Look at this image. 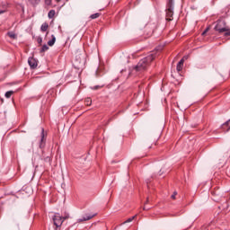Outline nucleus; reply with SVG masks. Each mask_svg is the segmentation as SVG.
I'll return each instance as SVG.
<instances>
[{"mask_svg":"<svg viewBox=\"0 0 230 230\" xmlns=\"http://www.w3.org/2000/svg\"><path fill=\"white\" fill-rule=\"evenodd\" d=\"M226 127V132H229L230 130V119L227 120L225 124H223V128Z\"/></svg>","mask_w":230,"mask_h":230,"instance_id":"ddd939ff","label":"nucleus"},{"mask_svg":"<svg viewBox=\"0 0 230 230\" xmlns=\"http://www.w3.org/2000/svg\"><path fill=\"white\" fill-rule=\"evenodd\" d=\"M154 58H155V52H152L149 56L141 59L135 66L136 71H146V69L148 67V66H150Z\"/></svg>","mask_w":230,"mask_h":230,"instance_id":"f257e3e1","label":"nucleus"},{"mask_svg":"<svg viewBox=\"0 0 230 230\" xmlns=\"http://www.w3.org/2000/svg\"><path fill=\"white\" fill-rule=\"evenodd\" d=\"M49 49V47L48 45H43L41 48V53H44V51H48Z\"/></svg>","mask_w":230,"mask_h":230,"instance_id":"4468645a","label":"nucleus"},{"mask_svg":"<svg viewBox=\"0 0 230 230\" xmlns=\"http://www.w3.org/2000/svg\"><path fill=\"white\" fill-rule=\"evenodd\" d=\"M12 94H13V91H9L5 93V98H11Z\"/></svg>","mask_w":230,"mask_h":230,"instance_id":"dca6fc26","label":"nucleus"},{"mask_svg":"<svg viewBox=\"0 0 230 230\" xmlns=\"http://www.w3.org/2000/svg\"><path fill=\"white\" fill-rule=\"evenodd\" d=\"M45 161H47V163H50L51 158H49V156H47V157L45 158Z\"/></svg>","mask_w":230,"mask_h":230,"instance_id":"393cba45","label":"nucleus"},{"mask_svg":"<svg viewBox=\"0 0 230 230\" xmlns=\"http://www.w3.org/2000/svg\"><path fill=\"white\" fill-rule=\"evenodd\" d=\"M216 31L218 33H224V31H229V27L226 26V22L224 20H218L216 26Z\"/></svg>","mask_w":230,"mask_h":230,"instance_id":"7ed1b4c3","label":"nucleus"},{"mask_svg":"<svg viewBox=\"0 0 230 230\" xmlns=\"http://www.w3.org/2000/svg\"><path fill=\"white\" fill-rule=\"evenodd\" d=\"M90 17L91 19H98V17H100V13H95L92 14Z\"/></svg>","mask_w":230,"mask_h":230,"instance_id":"2eb2a0df","label":"nucleus"},{"mask_svg":"<svg viewBox=\"0 0 230 230\" xmlns=\"http://www.w3.org/2000/svg\"><path fill=\"white\" fill-rule=\"evenodd\" d=\"M94 217H96V214H93V215L89 214L84 216L83 218L77 219V222H87V220H91L92 218H94Z\"/></svg>","mask_w":230,"mask_h":230,"instance_id":"0eeeda50","label":"nucleus"},{"mask_svg":"<svg viewBox=\"0 0 230 230\" xmlns=\"http://www.w3.org/2000/svg\"><path fill=\"white\" fill-rule=\"evenodd\" d=\"M42 141H44V128H42V137H41V143L40 145V148H42Z\"/></svg>","mask_w":230,"mask_h":230,"instance_id":"aec40b11","label":"nucleus"},{"mask_svg":"<svg viewBox=\"0 0 230 230\" xmlns=\"http://www.w3.org/2000/svg\"><path fill=\"white\" fill-rule=\"evenodd\" d=\"M100 88V86H94V89H99Z\"/></svg>","mask_w":230,"mask_h":230,"instance_id":"72a5a7b5","label":"nucleus"},{"mask_svg":"<svg viewBox=\"0 0 230 230\" xmlns=\"http://www.w3.org/2000/svg\"><path fill=\"white\" fill-rule=\"evenodd\" d=\"M148 202H150V198H146V202H145V206H146V204H148Z\"/></svg>","mask_w":230,"mask_h":230,"instance_id":"a878e982","label":"nucleus"},{"mask_svg":"<svg viewBox=\"0 0 230 230\" xmlns=\"http://www.w3.org/2000/svg\"><path fill=\"white\" fill-rule=\"evenodd\" d=\"M28 64L31 69H35L37 68V66H39V64L37 63V59H35L34 58H29Z\"/></svg>","mask_w":230,"mask_h":230,"instance_id":"423d86ee","label":"nucleus"},{"mask_svg":"<svg viewBox=\"0 0 230 230\" xmlns=\"http://www.w3.org/2000/svg\"><path fill=\"white\" fill-rule=\"evenodd\" d=\"M51 3L52 0H45V4H47V6H51Z\"/></svg>","mask_w":230,"mask_h":230,"instance_id":"412c9836","label":"nucleus"},{"mask_svg":"<svg viewBox=\"0 0 230 230\" xmlns=\"http://www.w3.org/2000/svg\"><path fill=\"white\" fill-rule=\"evenodd\" d=\"M184 66V58H181L177 64L176 69L177 71H182V66Z\"/></svg>","mask_w":230,"mask_h":230,"instance_id":"6e6552de","label":"nucleus"},{"mask_svg":"<svg viewBox=\"0 0 230 230\" xmlns=\"http://www.w3.org/2000/svg\"><path fill=\"white\" fill-rule=\"evenodd\" d=\"M134 218H136V216H133L132 217H129L127 221H125L122 224H128V223L132 222L134 220Z\"/></svg>","mask_w":230,"mask_h":230,"instance_id":"f3484780","label":"nucleus"},{"mask_svg":"<svg viewBox=\"0 0 230 230\" xmlns=\"http://www.w3.org/2000/svg\"><path fill=\"white\" fill-rule=\"evenodd\" d=\"M73 66L75 69L82 71L84 67H85V54L77 51L75 53V58L74 59Z\"/></svg>","mask_w":230,"mask_h":230,"instance_id":"f03ea898","label":"nucleus"},{"mask_svg":"<svg viewBox=\"0 0 230 230\" xmlns=\"http://www.w3.org/2000/svg\"><path fill=\"white\" fill-rule=\"evenodd\" d=\"M48 28H49V25L47 22H45L41 25L40 30L41 31H48Z\"/></svg>","mask_w":230,"mask_h":230,"instance_id":"9b49d317","label":"nucleus"},{"mask_svg":"<svg viewBox=\"0 0 230 230\" xmlns=\"http://www.w3.org/2000/svg\"><path fill=\"white\" fill-rule=\"evenodd\" d=\"M162 49H163V46H160V47H158V48L156 49L157 51H162Z\"/></svg>","mask_w":230,"mask_h":230,"instance_id":"c85d7f7f","label":"nucleus"},{"mask_svg":"<svg viewBox=\"0 0 230 230\" xmlns=\"http://www.w3.org/2000/svg\"><path fill=\"white\" fill-rule=\"evenodd\" d=\"M31 4H39L40 3V0H29Z\"/></svg>","mask_w":230,"mask_h":230,"instance_id":"a211bd4d","label":"nucleus"},{"mask_svg":"<svg viewBox=\"0 0 230 230\" xmlns=\"http://www.w3.org/2000/svg\"><path fill=\"white\" fill-rule=\"evenodd\" d=\"M91 103H93V101L91 100V98H87L85 100V105H91Z\"/></svg>","mask_w":230,"mask_h":230,"instance_id":"6ab92c4d","label":"nucleus"},{"mask_svg":"<svg viewBox=\"0 0 230 230\" xmlns=\"http://www.w3.org/2000/svg\"><path fill=\"white\" fill-rule=\"evenodd\" d=\"M38 43L42 44V38H38Z\"/></svg>","mask_w":230,"mask_h":230,"instance_id":"cd10ccee","label":"nucleus"},{"mask_svg":"<svg viewBox=\"0 0 230 230\" xmlns=\"http://www.w3.org/2000/svg\"><path fill=\"white\" fill-rule=\"evenodd\" d=\"M148 209H150V208H147L146 206L143 208V210H144V211H146V210H148Z\"/></svg>","mask_w":230,"mask_h":230,"instance_id":"7c9ffc66","label":"nucleus"},{"mask_svg":"<svg viewBox=\"0 0 230 230\" xmlns=\"http://www.w3.org/2000/svg\"><path fill=\"white\" fill-rule=\"evenodd\" d=\"M226 32H225V36L226 37H229L230 36V30H229V28H228V31H225Z\"/></svg>","mask_w":230,"mask_h":230,"instance_id":"4be33fe9","label":"nucleus"},{"mask_svg":"<svg viewBox=\"0 0 230 230\" xmlns=\"http://www.w3.org/2000/svg\"><path fill=\"white\" fill-rule=\"evenodd\" d=\"M62 218H63V222H64V220H67V218H69V215H66V216H65V217H62Z\"/></svg>","mask_w":230,"mask_h":230,"instance_id":"bb28decb","label":"nucleus"},{"mask_svg":"<svg viewBox=\"0 0 230 230\" xmlns=\"http://www.w3.org/2000/svg\"><path fill=\"white\" fill-rule=\"evenodd\" d=\"M172 17H173V0H169L166 9V21H172Z\"/></svg>","mask_w":230,"mask_h":230,"instance_id":"20e7f679","label":"nucleus"},{"mask_svg":"<svg viewBox=\"0 0 230 230\" xmlns=\"http://www.w3.org/2000/svg\"><path fill=\"white\" fill-rule=\"evenodd\" d=\"M183 60H188V56L183 57Z\"/></svg>","mask_w":230,"mask_h":230,"instance_id":"2f4dec72","label":"nucleus"},{"mask_svg":"<svg viewBox=\"0 0 230 230\" xmlns=\"http://www.w3.org/2000/svg\"><path fill=\"white\" fill-rule=\"evenodd\" d=\"M8 37H10V39H13V40H17V34H15V32L13 31H9L7 32Z\"/></svg>","mask_w":230,"mask_h":230,"instance_id":"1a4fd4ad","label":"nucleus"},{"mask_svg":"<svg viewBox=\"0 0 230 230\" xmlns=\"http://www.w3.org/2000/svg\"><path fill=\"white\" fill-rule=\"evenodd\" d=\"M3 6V4H0V7ZM0 13H4V10L0 9Z\"/></svg>","mask_w":230,"mask_h":230,"instance_id":"c756f323","label":"nucleus"},{"mask_svg":"<svg viewBox=\"0 0 230 230\" xmlns=\"http://www.w3.org/2000/svg\"><path fill=\"white\" fill-rule=\"evenodd\" d=\"M177 195V191H174L173 194L171 196L172 199H175V196Z\"/></svg>","mask_w":230,"mask_h":230,"instance_id":"5701e85b","label":"nucleus"},{"mask_svg":"<svg viewBox=\"0 0 230 230\" xmlns=\"http://www.w3.org/2000/svg\"><path fill=\"white\" fill-rule=\"evenodd\" d=\"M55 13H56L55 10H50L48 13L49 19H53L55 17Z\"/></svg>","mask_w":230,"mask_h":230,"instance_id":"f8f14e48","label":"nucleus"},{"mask_svg":"<svg viewBox=\"0 0 230 230\" xmlns=\"http://www.w3.org/2000/svg\"><path fill=\"white\" fill-rule=\"evenodd\" d=\"M208 31H209V28H207V29L202 32V35H205L206 33H208Z\"/></svg>","mask_w":230,"mask_h":230,"instance_id":"b1692460","label":"nucleus"},{"mask_svg":"<svg viewBox=\"0 0 230 230\" xmlns=\"http://www.w3.org/2000/svg\"><path fill=\"white\" fill-rule=\"evenodd\" d=\"M53 222L56 227H60L62 224H64V218L60 216V214L56 213L53 217Z\"/></svg>","mask_w":230,"mask_h":230,"instance_id":"39448f33","label":"nucleus"},{"mask_svg":"<svg viewBox=\"0 0 230 230\" xmlns=\"http://www.w3.org/2000/svg\"><path fill=\"white\" fill-rule=\"evenodd\" d=\"M56 40H57V38L55 37V35H52V39L48 41V45H49V46H54Z\"/></svg>","mask_w":230,"mask_h":230,"instance_id":"9d476101","label":"nucleus"},{"mask_svg":"<svg viewBox=\"0 0 230 230\" xmlns=\"http://www.w3.org/2000/svg\"><path fill=\"white\" fill-rule=\"evenodd\" d=\"M62 0H56L57 3H60Z\"/></svg>","mask_w":230,"mask_h":230,"instance_id":"473e14b6","label":"nucleus"}]
</instances>
